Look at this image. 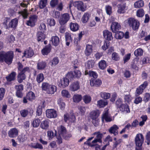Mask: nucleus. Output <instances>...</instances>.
I'll use <instances>...</instances> for the list:
<instances>
[{"mask_svg":"<svg viewBox=\"0 0 150 150\" xmlns=\"http://www.w3.org/2000/svg\"><path fill=\"white\" fill-rule=\"evenodd\" d=\"M13 57V53L12 51L7 52H0V61L4 60L8 64H10L12 63Z\"/></svg>","mask_w":150,"mask_h":150,"instance_id":"f257e3e1","label":"nucleus"},{"mask_svg":"<svg viewBox=\"0 0 150 150\" xmlns=\"http://www.w3.org/2000/svg\"><path fill=\"white\" fill-rule=\"evenodd\" d=\"M125 23H127L129 26L132 27L134 30L137 29L139 26V23L138 21L134 18H130L125 21Z\"/></svg>","mask_w":150,"mask_h":150,"instance_id":"f03ea898","label":"nucleus"},{"mask_svg":"<svg viewBox=\"0 0 150 150\" xmlns=\"http://www.w3.org/2000/svg\"><path fill=\"white\" fill-rule=\"evenodd\" d=\"M73 5L79 11H84L87 8L86 5L82 1H75L74 2Z\"/></svg>","mask_w":150,"mask_h":150,"instance_id":"7ed1b4c3","label":"nucleus"},{"mask_svg":"<svg viewBox=\"0 0 150 150\" xmlns=\"http://www.w3.org/2000/svg\"><path fill=\"white\" fill-rule=\"evenodd\" d=\"M70 17L68 13H64L62 14L59 20V22L61 25L66 24L70 19Z\"/></svg>","mask_w":150,"mask_h":150,"instance_id":"20e7f679","label":"nucleus"},{"mask_svg":"<svg viewBox=\"0 0 150 150\" xmlns=\"http://www.w3.org/2000/svg\"><path fill=\"white\" fill-rule=\"evenodd\" d=\"M144 141V137L141 134H137L135 138V142L137 146L141 147Z\"/></svg>","mask_w":150,"mask_h":150,"instance_id":"39448f33","label":"nucleus"},{"mask_svg":"<svg viewBox=\"0 0 150 150\" xmlns=\"http://www.w3.org/2000/svg\"><path fill=\"white\" fill-rule=\"evenodd\" d=\"M69 83V79L66 77L59 80L57 82L59 86L63 88L68 86Z\"/></svg>","mask_w":150,"mask_h":150,"instance_id":"423d86ee","label":"nucleus"},{"mask_svg":"<svg viewBox=\"0 0 150 150\" xmlns=\"http://www.w3.org/2000/svg\"><path fill=\"white\" fill-rule=\"evenodd\" d=\"M38 17L36 15H32L29 18V20L27 21L26 24L31 27L34 26L37 21Z\"/></svg>","mask_w":150,"mask_h":150,"instance_id":"0eeeda50","label":"nucleus"},{"mask_svg":"<svg viewBox=\"0 0 150 150\" xmlns=\"http://www.w3.org/2000/svg\"><path fill=\"white\" fill-rule=\"evenodd\" d=\"M46 115L48 118H54L57 116L56 111L53 109H47L46 110Z\"/></svg>","mask_w":150,"mask_h":150,"instance_id":"6e6552de","label":"nucleus"},{"mask_svg":"<svg viewBox=\"0 0 150 150\" xmlns=\"http://www.w3.org/2000/svg\"><path fill=\"white\" fill-rule=\"evenodd\" d=\"M111 28L113 32L115 33L117 30L121 28V26L117 22H114L112 23Z\"/></svg>","mask_w":150,"mask_h":150,"instance_id":"1a4fd4ad","label":"nucleus"},{"mask_svg":"<svg viewBox=\"0 0 150 150\" xmlns=\"http://www.w3.org/2000/svg\"><path fill=\"white\" fill-rule=\"evenodd\" d=\"M103 34L104 38L108 40H111L113 39L112 33L108 30H104L103 31Z\"/></svg>","mask_w":150,"mask_h":150,"instance_id":"9d476101","label":"nucleus"},{"mask_svg":"<svg viewBox=\"0 0 150 150\" xmlns=\"http://www.w3.org/2000/svg\"><path fill=\"white\" fill-rule=\"evenodd\" d=\"M73 35L71 33L66 32L65 34V37L66 41V45L69 46L71 42L72 41V36Z\"/></svg>","mask_w":150,"mask_h":150,"instance_id":"9b49d317","label":"nucleus"},{"mask_svg":"<svg viewBox=\"0 0 150 150\" xmlns=\"http://www.w3.org/2000/svg\"><path fill=\"white\" fill-rule=\"evenodd\" d=\"M102 119L103 121L104 120L107 122H110L112 121L111 117L108 114V110L104 112L102 117Z\"/></svg>","mask_w":150,"mask_h":150,"instance_id":"f8f14e48","label":"nucleus"},{"mask_svg":"<svg viewBox=\"0 0 150 150\" xmlns=\"http://www.w3.org/2000/svg\"><path fill=\"white\" fill-rule=\"evenodd\" d=\"M100 114V112L98 110H93L89 113V116L92 120L96 119Z\"/></svg>","mask_w":150,"mask_h":150,"instance_id":"ddd939ff","label":"nucleus"},{"mask_svg":"<svg viewBox=\"0 0 150 150\" xmlns=\"http://www.w3.org/2000/svg\"><path fill=\"white\" fill-rule=\"evenodd\" d=\"M121 102H120V109L122 112L124 113H129L130 112L129 106L127 104H121Z\"/></svg>","mask_w":150,"mask_h":150,"instance_id":"4468645a","label":"nucleus"},{"mask_svg":"<svg viewBox=\"0 0 150 150\" xmlns=\"http://www.w3.org/2000/svg\"><path fill=\"white\" fill-rule=\"evenodd\" d=\"M34 54L33 50L30 48L25 50L23 53V57H25L27 58H29L32 57Z\"/></svg>","mask_w":150,"mask_h":150,"instance_id":"2eb2a0df","label":"nucleus"},{"mask_svg":"<svg viewBox=\"0 0 150 150\" xmlns=\"http://www.w3.org/2000/svg\"><path fill=\"white\" fill-rule=\"evenodd\" d=\"M18 131L16 129L13 128L11 129L8 132V136L11 138H14L18 135Z\"/></svg>","mask_w":150,"mask_h":150,"instance_id":"dca6fc26","label":"nucleus"},{"mask_svg":"<svg viewBox=\"0 0 150 150\" xmlns=\"http://www.w3.org/2000/svg\"><path fill=\"white\" fill-rule=\"evenodd\" d=\"M29 146L32 148L35 149H43L42 146L38 142H32L30 143L28 145Z\"/></svg>","mask_w":150,"mask_h":150,"instance_id":"f3484780","label":"nucleus"},{"mask_svg":"<svg viewBox=\"0 0 150 150\" xmlns=\"http://www.w3.org/2000/svg\"><path fill=\"white\" fill-rule=\"evenodd\" d=\"M102 84V81L100 80L97 79H91L90 80V84L91 86H99Z\"/></svg>","mask_w":150,"mask_h":150,"instance_id":"a211bd4d","label":"nucleus"},{"mask_svg":"<svg viewBox=\"0 0 150 150\" xmlns=\"http://www.w3.org/2000/svg\"><path fill=\"white\" fill-rule=\"evenodd\" d=\"M70 30L73 32L77 31L79 29V26L76 23L71 22L69 24Z\"/></svg>","mask_w":150,"mask_h":150,"instance_id":"6ab92c4d","label":"nucleus"},{"mask_svg":"<svg viewBox=\"0 0 150 150\" xmlns=\"http://www.w3.org/2000/svg\"><path fill=\"white\" fill-rule=\"evenodd\" d=\"M50 41L53 45L55 46H57L59 43V38L57 36H53L51 38Z\"/></svg>","mask_w":150,"mask_h":150,"instance_id":"aec40b11","label":"nucleus"},{"mask_svg":"<svg viewBox=\"0 0 150 150\" xmlns=\"http://www.w3.org/2000/svg\"><path fill=\"white\" fill-rule=\"evenodd\" d=\"M91 14L89 13H85L83 15L81 18V21L83 23H86L89 19L91 16Z\"/></svg>","mask_w":150,"mask_h":150,"instance_id":"412c9836","label":"nucleus"},{"mask_svg":"<svg viewBox=\"0 0 150 150\" xmlns=\"http://www.w3.org/2000/svg\"><path fill=\"white\" fill-rule=\"evenodd\" d=\"M18 20L17 18H15L11 20L8 26L11 28H16L18 24Z\"/></svg>","mask_w":150,"mask_h":150,"instance_id":"4be33fe9","label":"nucleus"},{"mask_svg":"<svg viewBox=\"0 0 150 150\" xmlns=\"http://www.w3.org/2000/svg\"><path fill=\"white\" fill-rule=\"evenodd\" d=\"M118 129V127L116 125H114L109 129V131L110 133L116 135L118 134L117 130Z\"/></svg>","mask_w":150,"mask_h":150,"instance_id":"5701e85b","label":"nucleus"},{"mask_svg":"<svg viewBox=\"0 0 150 150\" xmlns=\"http://www.w3.org/2000/svg\"><path fill=\"white\" fill-rule=\"evenodd\" d=\"M51 49L50 45H47L42 50V54L44 55H47L50 53Z\"/></svg>","mask_w":150,"mask_h":150,"instance_id":"b1692460","label":"nucleus"},{"mask_svg":"<svg viewBox=\"0 0 150 150\" xmlns=\"http://www.w3.org/2000/svg\"><path fill=\"white\" fill-rule=\"evenodd\" d=\"M79 88V83L76 82L72 84L70 86L69 90L72 91H77Z\"/></svg>","mask_w":150,"mask_h":150,"instance_id":"393cba45","label":"nucleus"},{"mask_svg":"<svg viewBox=\"0 0 150 150\" xmlns=\"http://www.w3.org/2000/svg\"><path fill=\"white\" fill-rule=\"evenodd\" d=\"M99 68L102 70L104 69L107 67L106 62L104 60L100 61L98 63Z\"/></svg>","mask_w":150,"mask_h":150,"instance_id":"a878e982","label":"nucleus"},{"mask_svg":"<svg viewBox=\"0 0 150 150\" xmlns=\"http://www.w3.org/2000/svg\"><path fill=\"white\" fill-rule=\"evenodd\" d=\"M49 120H45L41 122L40 127L43 129H46L49 127Z\"/></svg>","mask_w":150,"mask_h":150,"instance_id":"bb28decb","label":"nucleus"},{"mask_svg":"<svg viewBox=\"0 0 150 150\" xmlns=\"http://www.w3.org/2000/svg\"><path fill=\"white\" fill-rule=\"evenodd\" d=\"M108 103L107 101H104L100 100L97 101V106L99 108H103L108 105Z\"/></svg>","mask_w":150,"mask_h":150,"instance_id":"cd10ccee","label":"nucleus"},{"mask_svg":"<svg viewBox=\"0 0 150 150\" xmlns=\"http://www.w3.org/2000/svg\"><path fill=\"white\" fill-rule=\"evenodd\" d=\"M92 45H87L85 50V53L86 55H90L92 52Z\"/></svg>","mask_w":150,"mask_h":150,"instance_id":"c85d7f7f","label":"nucleus"},{"mask_svg":"<svg viewBox=\"0 0 150 150\" xmlns=\"http://www.w3.org/2000/svg\"><path fill=\"white\" fill-rule=\"evenodd\" d=\"M37 40L38 41H42L45 38V35L43 32L39 31L37 34Z\"/></svg>","mask_w":150,"mask_h":150,"instance_id":"c756f323","label":"nucleus"},{"mask_svg":"<svg viewBox=\"0 0 150 150\" xmlns=\"http://www.w3.org/2000/svg\"><path fill=\"white\" fill-rule=\"evenodd\" d=\"M46 66V63L45 62L41 61L39 62L37 64V69L39 70L44 69Z\"/></svg>","mask_w":150,"mask_h":150,"instance_id":"7c9ffc66","label":"nucleus"},{"mask_svg":"<svg viewBox=\"0 0 150 150\" xmlns=\"http://www.w3.org/2000/svg\"><path fill=\"white\" fill-rule=\"evenodd\" d=\"M16 73L14 72H12L8 76L6 77V79L8 81H11L15 80Z\"/></svg>","mask_w":150,"mask_h":150,"instance_id":"2f4dec72","label":"nucleus"},{"mask_svg":"<svg viewBox=\"0 0 150 150\" xmlns=\"http://www.w3.org/2000/svg\"><path fill=\"white\" fill-rule=\"evenodd\" d=\"M40 123V120L38 118H37L33 120L31 124L33 127L37 128L39 127Z\"/></svg>","mask_w":150,"mask_h":150,"instance_id":"473e14b6","label":"nucleus"},{"mask_svg":"<svg viewBox=\"0 0 150 150\" xmlns=\"http://www.w3.org/2000/svg\"><path fill=\"white\" fill-rule=\"evenodd\" d=\"M144 5V3L142 0H139L134 3V7L138 8L143 6Z\"/></svg>","mask_w":150,"mask_h":150,"instance_id":"72a5a7b5","label":"nucleus"},{"mask_svg":"<svg viewBox=\"0 0 150 150\" xmlns=\"http://www.w3.org/2000/svg\"><path fill=\"white\" fill-rule=\"evenodd\" d=\"M82 96L80 94H74L73 97V100L74 102L78 103L81 100Z\"/></svg>","mask_w":150,"mask_h":150,"instance_id":"f704fd0d","label":"nucleus"},{"mask_svg":"<svg viewBox=\"0 0 150 150\" xmlns=\"http://www.w3.org/2000/svg\"><path fill=\"white\" fill-rule=\"evenodd\" d=\"M88 74L89 76L95 78H97L98 76L97 74L95 72L92 71H89L88 72L87 71H85V75H86Z\"/></svg>","mask_w":150,"mask_h":150,"instance_id":"c9c22d12","label":"nucleus"},{"mask_svg":"<svg viewBox=\"0 0 150 150\" xmlns=\"http://www.w3.org/2000/svg\"><path fill=\"white\" fill-rule=\"evenodd\" d=\"M27 139V135L24 134L20 135L18 138V140L20 142H23L25 141Z\"/></svg>","mask_w":150,"mask_h":150,"instance_id":"e433bc0d","label":"nucleus"},{"mask_svg":"<svg viewBox=\"0 0 150 150\" xmlns=\"http://www.w3.org/2000/svg\"><path fill=\"white\" fill-rule=\"evenodd\" d=\"M25 78V75L23 73L20 72L18 74V80L19 83H21L24 80Z\"/></svg>","mask_w":150,"mask_h":150,"instance_id":"4c0bfd02","label":"nucleus"},{"mask_svg":"<svg viewBox=\"0 0 150 150\" xmlns=\"http://www.w3.org/2000/svg\"><path fill=\"white\" fill-rule=\"evenodd\" d=\"M124 36V33L121 31H117L115 32V38L116 39H121Z\"/></svg>","mask_w":150,"mask_h":150,"instance_id":"58836bf2","label":"nucleus"},{"mask_svg":"<svg viewBox=\"0 0 150 150\" xmlns=\"http://www.w3.org/2000/svg\"><path fill=\"white\" fill-rule=\"evenodd\" d=\"M44 78L43 74L40 73L37 75L36 79L38 83H40L43 81Z\"/></svg>","mask_w":150,"mask_h":150,"instance_id":"ea45409f","label":"nucleus"},{"mask_svg":"<svg viewBox=\"0 0 150 150\" xmlns=\"http://www.w3.org/2000/svg\"><path fill=\"white\" fill-rule=\"evenodd\" d=\"M16 94H20L23 89V86L21 84L16 85L15 86Z\"/></svg>","mask_w":150,"mask_h":150,"instance_id":"a19ab883","label":"nucleus"},{"mask_svg":"<svg viewBox=\"0 0 150 150\" xmlns=\"http://www.w3.org/2000/svg\"><path fill=\"white\" fill-rule=\"evenodd\" d=\"M143 50L141 48H138L134 52V54L136 56L142 55L143 54Z\"/></svg>","mask_w":150,"mask_h":150,"instance_id":"79ce46f5","label":"nucleus"},{"mask_svg":"<svg viewBox=\"0 0 150 150\" xmlns=\"http://www.w3.org/2000/svg\"><path fill=\"white\" fill-rule=\"evenodd\" d=\"M50 86V85H49L48 83L44 82L42 84L41 87L42 90L46 91L49 89Z\"/></svg>","mask_w":150,"mask_h":150,"instance_id":"37998d69","label":"nucleus"},{"mask_svg":"<svg viewBox=\"0 0 150 150\" xmlns=\"http://www.w3.org/2000/svg\"><path fill=\"white\" fill-rule=\"evenodd\" d=\"M18 13L22 16L24 18H26L28 15V13L26 9H25L23 11L18 12Z\"/></svg>","mask_w":150,"mask_h":150,"instance_id":"c03bdc74","label":"nucleus"},{"mask_svg":"<svg viewBox=\"0 0 150 150\" xmlns=\"http://www.w3.org/2000/svg\"><path fill=\"white\" fill-rule=\"evenodd\" d=\"M91 98L90 96L86 95L84 96L83 98V100L85 103H89L91 101Z\"/></svg>","mask_w":150,"mask_h":150,"instance_id":"a18cd8bd","label":"nucleus"},{"mask_svg":"<svg viewBox=\"0 0 150 150\" xmlns=\"http://www.w3.org/2000/svg\"><path fill=\"white\" fill-rule=\"evenodd\" d=\"M92 135H96V137L97 138L96 139H97L99 141V142H101L102 141L101 139L103 135L101 133H100L99 132H95L93 133Z\"/></svg>","mask_w":150,"mask_h":150,"instance_id":"49530a36","label":"nucleus"},{"mask_svg":"<svg viewBox=\"0 0 150 150\" xmlns=\"http://www.w3.org/2000/svg\"><path fill=\"white\" fill-rule=\"evenodd\" d=\"M137 16L139 17H142L144 14V10L142 9H138L137 11Z\"/></svg>","mask_w":150,"mask_h":150,"instance_id":"de8ad7c7","label":"nucleus"},{"mask_svg":"<svg viewBox=\"0 0 150 150\" xmlns=\"http://www.w3.org/2000/svg\"><path fill=\"white\" fill-rule=\"evenodd\" d=\"M59 62V60L58 58L57 57L54 58L51 62L52 66H53L56 65L58 64Z\"/></svg>","mask_w":150,"mask_h":150,"instance_id":"09e8293b","label":"nucleus"},{"mask_svg":"<svg viewBox=\"0 0 150 150\" xmlns=\"http://www.w3.org/2000/svg\"><path fill=\"white\" fill-rule=\"evenodd\" d=\"M125 4L121 5L119 6L118 10V12L119 13H123L125 12Z\"/></svg>","mask_w":150,"mask_h":150,"instance_id":"8fccbe9b","label":"nucleus"},{"mask_svg":"<svg viewBox=\"0 0 150 150\" xmlns=\"http://www.w3.org/2000/svg\"><path fill=\"white\" fill-rule=\"evenodd\" d=\"M138 64V59H135L133 60V63L132 64V67L135 69H138L137 66Z\"/></svg>","mask_w":150,"mask_h":150,"instance_id":"3c124183","label":"nucleus"},{"mask_svg":"<svg viewBox=\"0 0 150 150\" xmlns=\"http://www.w3.org/2000/svg\"><path fill=\"white\" fill-rule=\"evenodd\" d=\"M49 90L50 93L53 94L56 92L57 87L54 85H50Z\"/></svg>","mask_w":150,"mask_h":150,"instance_id":"603ef678","label":"nucleus"},{"mask_svg":"<svg viewBox=\"0 0 150 150\" xmlns=\"http://www.w3.org/2000/svg\"><path fill=\"white\" fill-rule=\"evenodd\" d=\"M58 132L59 134H64L66 133V128L63 126H61L58 129Z\"/></svg>","mask_w":150,"mask_h":150,"instance_id":"864d4df0","label":"nucleus"},{"mask_svg":"<svg viewBox=\"0 0 150 150\" xmlns=\"http://www.w3.org/2000/svg\"><path fill=\"white\" fill-rule=\"evenodd\" d=\"M112 59L113 60L117 61L119 59L120 57L117 53L115 52L112 54Z\"/></svg>","mask_w":150,"mask_h":150,"instance_id":"5fc2aeb1","label":"nucleus"},{"mask_svg":"<svg viewBox=\"0 0 150 150\" xmlns=\"http://www.w3.org/2000/svg\"><path fill=\"white\" fill-rule=\"evenodd\" d=\"M110 45V42L108 41H105L103 45L102 46L101 48L103 50H105L108 49Z\"/></svg>","mask_w":150,"mask_h":150,"instance_id":"6e6d98bb","label":"nucleus"},{"mask_svg":"<svg viewBox=\"0 0 150 150\" xmlns=\"http://www.w3.org/2000/svg\"><path fill=\"white\" fill-rule=\"evenodd\" d=\"M105 9L107 14L110 15L112 12V7L111 6L107 5L105 7Z\"/></svg>","mask_w":150,"mask_h":150,"instance_id":"4d7b16f0","label":"nucleus"},{"mask_svg":"<svg viewBox=\"0 0 150 150\" xmlns=\"http://www.w3.org/2000/svg\"><path fill=\"white\" fill-rule=\"evenodd\" d=\"M20 113L21 116L23 117H25L28 114V111L25 109L22 110L20 111Z\"/></svg>","mask_w":150,"mask_h":150,"instance_id":"13d9d810","label":"nucleus"},{"mask_svg":"<svg viewBox=\"0 0 150 150\" xmlns=\"http://www.w3.org/2000/svg\"><path fill=\"white\" fill-rule=\"evenodd\" d=\"M131 54L130 53H128L126 54L123 57V59L124 63L127 62L130 58Z\"/></svg>","mask_w":150,"mask_h":150,"instance_id":"bf43d9fd","label":"nucleus"},{"mask_svg":"<svg viewBox=\"0 0 150 150\" xmlns=\"http://www.w3.org/2000/svg\"><path fill=\"white\" fill-rule=\"evenodd\" d=\"M58 2V0H51L50 2V4L51 6L54 7L57 5Z\"/></svg>","mask_w":150,"mask_h":150,"instance_id":"052dcab7","label":"nucleus"},{"mask_svg":"<svg viewBox=\"0 0 150 150\" xmlns=\"http://www.w3.org/2000/svg\"><path fill=\"white\" fill-rule=\"evenodd\" d=\"M48 24L50 26H54L55 24V21L53 19H50L48 20Z\"/></svg>","mask_w":150,"mask_h":150,"instance_id":"680f3d73","label":"nucleus"},{"mask_svg":"<svg viewBox=\"0 0 150 150\" xmlns=\"http://www.w3.org/2000/svg\"><path fill=\"white\" fill-rule=\"evenodd\" d=\"M147 35V33L144 31L142 30L139 35V37L140 38H145L146 36Z\"/></svg>","mask_w":150,"mask_h":150,"instance_id":"e2e57ef3","label":"nucleus"},{"mask_svg":"<svg viewBox=\"0 0 150 150\" xmlns=\"http://www.w3.org/2000/svg\"><path fill=\"white\" fill-rule=\"evenodd\" d=\"M74 76L76 78L80 77L81 75V72L78 70H75L74 71Z\"/></svg>","mask_w":150,"mask_h":150,"instance_id":"0e129e2a","label":"nucleus"},{"mask_svg":"<svg viewBox=\"0 0 150 150\" xmlns=\"http://www.w3.org/2000/svg\"><path fill=\"white\" fill-rule=\"evenodd\" d=\"M66 77H67L69 79H70L75 77L74 72H73L72 71H70L67 74Z\"/></svg>","mask_w":150,"mask_h":150,"instance_id":"69168bd1","label":"nucleus"},{"mask_svg":"<svg viewBox=\"0 0 150 150\" xmlns=\"http://www.w3.org/2000/svg\"><path fill=\"white\" fill-rule=\"evenodd\" d=\"M79 113L81 115H84L86 111V108L85 107H80L79 108Z\"/></svg>","mask_w":150,"mask_h":150,"instance_id":"338daca9","label":"nucleus"},{"mask_svg":"<svg viewBox=\"0 0 150 150\" xmlns=\"http://www.w3.org/2000/svg\"><path fill=\"white\" fill-rule=\"evenodd\" d=\"M146 139L147 141L146 142L148 145L149 144L150 142V132H148L146 135Z\"/></svg>","mask_w":150,"mask_h":150,"instance_id":"774afa93","label":"nucleus"}]
</instances>
